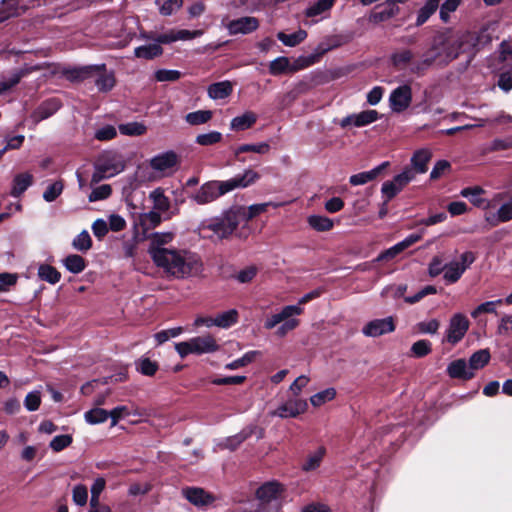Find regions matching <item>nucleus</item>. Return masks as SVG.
Wrapping results in <instances>:
<instances>
[{"instance_id":"nucleus-1","label":"nucleus","mask_w":512,"mask_h":512,"mask_svg":"<svg viewBox=\"0 0 512 512\" xmlns=\"http://www.w3.org/2000/svg\"><path fill=\"white\" fill-rule=\"evenodd\" d=\"M152 260L157 267L175 278L196 276L202 272L203 267L198 255L176 248L157 250Z\"/></svg>"},{"instance_id":"nucleus-2","label":"nucleus","mask_w":512,"mask_h":512,"mask_svg":"<svg viewBox=\"0 0 512 512\" xmlns=\"http://www.w3.org/2000/svg\"><path fill=\"white\" fill-rule=\"evenodd\" d=\"M260 179V174L250 168L227 180H211L203 183L190 199L198 205H206L235 190L244 189Z\"/></svg>"},{"instance_id":"nucleus-3","label":"nucleus","mask_w":512,"mask_h":512,"mask_svg":"<svg viewBox=\"0 0 512 512\" xmlns=\"http://www.w3.org/2000/svg\"><path fill=\"white\" fill-rule=\"evenodd\" d=\"M323 293L321 288L314 289L304 294L297 302V304L284 306L280 312L267 317L264 322V328L271 330L279 325L276 329L275 334L278 337H285L289 332L296 329L300 320L295 318L303 313V305L311 300L319 298Z\"/></svg>"},{"instance_id":"nucleus-4","label":"nucleus","mask_w":512,"mask_h":512,"mask_svg":"<svg viewBox=\"0 0 512 512\" xmlns=\"http://www.w3.org/2000/svg\"><path fill=\"white\" fill-rule=\"evenodd\" d=\"M240 222V209H230L225 211L220 216L207 219L200 225L202 232L210 231L211 236H216L223 239L231 235Z\"/></svg>"},{"instance_id":"nucleus-5","label":"nucleus","mask_w":512,"mask_h":512,"mask_svg":"<svg viewBox=\"0 0 512 512\" xmlns=\"http://www.w3.org/2000/svg\"><path fill=\"white\" fill-rule=\"evenodd\" d=\"M439 39L434 38L427 51H425L420 60L410 64V73L423 76L436 61L441 64L442 52L440 51Z\"/></svg>"},{"instance_id":"nucleus-6","label":"nucleus","mask_w":512,"mask_h":512,"mask_svg":"<svg viewBox=\"0 0 512 512\" xmlns=\"http://www.w3.org/2000/svg\"><path fill=\"white\" fill-rule=\"evenodd\" d=\"M415 178V173L410 168H404L403 171L390 181L382 184L381 193L387 201L393 199L403 188Z\"/></svg>"},{"instance_id":"nucleus-7","label":"nucleus","mask_w":512,"mask_h":512,"mask_svg":"<svg viewBox=\"0 0 512 512\" xmlns=\"http://www.w3.org/2000/svg\"><path fill=\"white\" fill-rule=\"evenodd\" d=\"M469 324V320L464 314H454L449 321L444 341L451 345H456L459 343L467 333Z\"/></svg>"},{"instance_id":"nucleus-8","label":"nucleus","mask_w":512,"mask_h":512,"mask_svg":"<svg viewBox=\"0 0 512 512\" xmlns=\"http://www.w3.org/2000/svg\"><path fill=\"white\" fill-rule=\"evenodd\" d=\"M412 102V88L408 84L396 87L389 96L390 109L395 113H402L409 108Z\"/></svg>"},{"instance_id":"nucleus-9","label":"nucleus","mask_w":512,"mask_h":512,"mask_svg":"<svg viewBox=\"0 0 512 512\" xmlns=\"http://www.w3.org/2000/svg\"><path fill=\"white\" fill-rule=\"evenodd\" d=\"M440 42V51L442 52L441 65H447L454 59H456L463 51L464 41L462 37L457 38H446L443 36H437Z\"/></svg>"},{"instance_id":"nucleus-10","label":"nucleus","mask_w":512,"mask_h":512,"mask_svg":"<svg viewBox=\"0 0 512 512\" xmlns=\"http://www.w3.org/2000/svg\"><path fill=\"white\" fill-rule=\"evenodd\" d=\"M181 494L189 503L199 509L211 506L216 499L213 494L201 487H184L181 490Z\"/></svg>"},{"instance_id":"nucleus-11","label":"nucleus","mask_w":512,"mask_h":512,"mask_svg":"<svg viewBox=\"0 0 512 512\" xmlns=\"http://www.w3.org/2000/svg\"><path fill=\"white\" fill-rule=\"evenodd\" d=\"M307 407L308 405L306 400L293 398L278 406L270 414L271 416H276L283 419L295 418L298 415L304 413Z\"/></svg>"},{"instance_id":"nucleus-12","label":"nucleus","mask_w":512,"mask_h":512,"mask_svg":"<svg viewBox=\"0 0 512 512\" xmlns=\"http://www.w3.org/2000/svg\"><path fill=\"white\" fill-rule=\"evenodd\" d=\"M379 119V113L376 110H364L360 113L349 114L339 122L341 128L350 126L361 128L365 127Z\"/></svg>"},{"instance_id":"nucleus-13","label":"nucleus","mask_w":512,"mask_h":512,"mask_svg":"<svg viewBox=\"0 0 512 512\" xmlns=\"http://www.w3.org/2000/svg\"><path fill=\"white\" fill-rule=\"evenodd\" d=\"M259 27V20L253 16H243L229 21L226 25L228 34L233 35H246L256 31Z\"/></svg>"},{"instance_id":"nucleus-14","label":"nucleus","mask_w":512,"mask_h":512,"mask_svg":"<svg viewBox=\"0 0 512 512\" xmlns=\"http://www.w3.org/2000/svg\"><path fill=\"white\" fill-rule=\"evenodd\" d=\"M395 330L393 317L389 316L382 319L369 321L363 328L362 333L366 337H379Z\"/></svg>"},{"instance_id":"nucleus-15","label":"nucleus","mask_w":512,"mask_h":512,"mask_svg":"<svg viewBox=\"0 0 512 512\" xmlns=\"http://www.w3.org/2000/svg\"><path fill=\"white\" fill-rule=\"evenodd\" d=\"M41 68V65L38 64H25L23 67L13 70L7 78H3L0 81V95L15 87L22 78L28 76L34 71L40 70Z\"/></svg>"},{"instance_id":"nucleus-16","label":"nucleus","mask_w":512,"mask_h":512,"mask_svg":"<svg viewBox=\"0 0 512 512\" xmlns=\"http://www.w3.org/2000/svg\"><path fill=\"white\" fill-rule=\"evenodd\" d=\"M124 169V165L122 163H115L110 160L98 162L95 165L94 172L92 174L91 181L92 183H98L104 179L113 177Z\"/></svg>"},{"instance_id":"nucleus-17","label":"nucleus","mask_w":512,"mask_h":512,"mask_svg":"<svg viewBox=\"0 0 512 512\" xmlns=\"http://www.w3.org/2000/svg\"><path fill=\"white\" fill-rule=\"evenodd\" d=\"M62 106L60 99L49 98L38 105L31 113L30 118L35 124L53 116Z\"/></svg>"},{"instance_id":"nucleus-18","label":"nucleus","mask_w":512,"mask_h":512,"mask_svg":"<svg viewBox=\"0 0 512 512\" xmlns=\"http://www.w3.org/2000/svg\"><path fill=\"white\" fill-rule=\"evenodd\" d=\"M238 320V312L235 309H230L218 314L215 318L209 319H197L196 325L205 324L207 327L212 325L221 327V328H229L234 325Z\"/></svg>"},{"instance_id":"nucleus-19","label":"nucleus","mask_w":512,"mask_h":512,"mask_svg":"<svg viewBox=\"0 0 512 512\" xmlns=\"http://www.w3.org/2000/svg\"><path fill=\"white\" fill-rule=\"evenodd\" d=\"M256 429V426H247L242 429L239 433L229 436L223 439H220L216 447L219 449H228L230 451H234L239 447L241 443H243L246 439H248Z\"/></svg>"},{"instance_id":"nucleus-20","label":"nucleus","mask_w":512,"mask_h":512,"mask_svg":"<svg viewBox=\"0 0 512 512\" xmlns=\"http://www.w3.org/2000/svg\"><path fill=\"white\" fill-rule=\"evenodd\" d=\"M284 491L283 486L276 482H266L261 485L257 491V498L263 503H270L274 500H278Z\"/></svg>"},{"instance_id":"nucleus-21","label":"nucleus","mask_w":512,"mask_h":512,"mask_svg":"<svg viewBox=\"0 0 512 512\" xmlns=\"http://www.w3.org/2000/svg\"><path fill=\"white\" fill-rule=\"evenodd\" d=\"M201 30H170L166 33L157 34V42L164 43V44H171L173 42H176L178 40H191L194 38H197L202 35Z\"/></svg>"},{"instance_id":"nucleus-22","label":"nucleus","mask_w":512,"mask_h":512,"mask_svg":"<svg viewBox=\"0 0 512 512\" xmlns=\"http://www.w3.org/2000/svg\"><path fill=\"white\" fill-rule=\"evenodd\" d=\"M178 163L177 154L170 150L155 155L150 160V167L155 171H166L167 169L173 168Z\"/></svg>"},{"instance_id":"nucleus-23","label":"nucleus","mask_w":512,"mask_h":512,"mask_svg":"<svg viewBox=\"0 0 512 512\" xmlns=\"http://www.w3.org/2000/svg\"><path fill=\"white\" fill-rule=\"evenodd\" d=\"M447 374L453 379L470 380L474 377L469 364L465 359H457L447 366Z\"/></svg>"},{"instance_id":"nucleus-24","label":"nucleus","mask_w":512,"mask_h":512,"mask_svg":"<svg viewBox=\"0 0 512 512\" xmlns=\"http://www.w3.org/2000/svg\"><path fill=\"white\" fill-rule=\"evenodd\" d=\"M193 354H206L213 353L219 349V345L216 343L215 339L210 336H198L190 339Z\"/></svg>"},{"instance_id":"nucleus-25","label":"nucleus","mask_w":512,"mask_h":512,"mask_svg":"<svg viewBox=\"0 0 512 512\" xmlns=\"http://www.w3.org/2000/svg\"><path fill=\"white\" fill-rule=\"evenodd\" d=\"M388 166H389V162L385 161L369 171H364V172H360V173L351 175L349 178V183L352 186L364 185V184L376 179L377 176Z\"/></svg>"},{"instance_id":"nucleus-26","label":"nucleus","mask_w":512,"mask_h":512,"mask_svg":"<svg viewBox=\"0 0 512 512\" xmlns=\"http://www.w3.org/2000/svg\"><path fill=\"white\" fill-rule=\"evenodd\" d=\"M174 239V234L172 232H155L150 236V244L148 248V253L153 258V255L157 250H169L170 248L165 247V245L172 242Z\"/></svg>"},{"instance_id":"nucleus-27","label":"nucleus","mask_w":512,"mask_h":512,"mask_svg":"<svg viewBox=\"0 0 512 512\" xmlns=\"http://www.w3.org/2000/svg\"><path fill=\"white\" fill-rule=\"evenodd\" d=\"M106 71V64H91V65H84V66H77L73 67L69 70L70 77L73 80H85L92 75H94L97 72H103Z\"/></svg>"},{"instance_id":"nucleus-28","label":"nucleus","mask_w":512,"mask_h":512,"mask_svg":"<svg viewBox=\"0 0 512 512\" xmlns=\"http://www.w3.org/2000/svg\"><path fill=\"white\" fill-rule=\"evenodd\" d=\"M431 152L429 149H419L414 152L411 157V167L412 171L416 174H423L427 171V164L431 159Z\"/></svg>"},{"instance_id":"nucleus-29","label":"nucleus","mask_w":512,"mask_h":512,"mask_svg":"<svg viewBox=\"0 0 512 512\" xmlns=\"http://www.w3.org/2000/svg\"><path fill=\"white\" fill-rule=\"evenodd\" d=\"M157 36L154 39V43L138 46L134 49V56L145 60H152L163 54V43L157 42Z\"/></svg>"},{"instance_id":"nucleus-30","label":"nucleus","mask_w":512,"mask_h":512,"mask_svg":"<svg viewBox=\"0 0 512 512\" xmlns=\"http://www.w3.org/2000/svg\"><path fill=\"white\" fill-rule=\"evenodd\" d=\"M233 86L230 81L212 83L207 88L208 96L213 100H222L231 95Z\"/></svg>"},{"instance_id":"nucleus-31","label":"nucleus","mask_w":512,"mask_h":512,"mask_svg":"<svg viewBox=\"0 0 512 512\" xmlns=\"http://www.w3.org/2000/svg\"><path fill=\"white\" fill-rule=\"evenodd\" d=\"M399 11L400 8L398 5L390 4L385 1L380 10L373 11L370 14L369 21L375 24L387 21L396 16Z\"/></svg>"},{"instance_id":"nucleus-32","label":"nucleus","mask_w":512,"mask_h":512,"mask_svg":"<svg viewBox=\"0 0 512 512\" xmlns=\"http://www.w3.org/2000/svg\"><path fill=\"white\" fill-rule=\"evenodd\" d=\"M33 183V176L30 173H20L15 175L12 182L10 194L13 197L22 195Z\"/></svg>"},{"instance_id":"nucleus-33","label":"nucleus","mask_w":512,"mask_h":512,"mask_svg":"<svg viewBox=\"0 0 512 512\" xmlns=\"http://www.w3.org/2000/svg\"><path fill=\"white\" fill-rule=\"evenodd\" d=\"M257 121V116L251 111H247L231 120L230 129L234 131H244L252 127Z\"/></svg>"},{"instance_id":"nucleus-34","label":"nucleus","mask_w":512,"mask_h":512,"mask_svg":"<svg viewBox=\"0 0 512 512\" xmlns=\"http://www.w3.org/2000/svg\"><path fill=\"white\" fill-rule=\"evenodd\" d=\"M326 454V448L323 446L318 447L315 451L309 453L307 459L301 465L304 472L314 471L321 465L323 458Z\"/></svg>"},{"instance_id":"nucleus-35","label":"nucleus","mask_w":512,"mask_h":512,"mask_svg":"<svg viewBox=\"0 0 512 512\" xmlns=\"http://www.w3.org/2000/svg\"><path fill=\"white\" fill-rule=\"evenodd\" d=\"M439 4L440 0H426L424 5L417 12L415 26L420 27L425 24L437 11Z\"/></svg>"},{"instance_id":"nucleus-36","label":"nucleus","mask_w":512,"mask_h":512,"mask_svg":"<svg viewBox=\"0 0 512 512\" xmlns=\"http://www.w3.org/2000/svg\"><path fill=\"white\" fill-rule=\"evenodd\" d=\"M63 266L73 274H79L86 268L85 259L78 254H70L62 260Z\"/></svg>"},{"instance_id":"nucleus-37","label":"nucleus","mask_w":512,"mask_h":512,"mask_svg":"<svg viewBox=\"0 0 512 512\" xmlns=\"http://www.w3.org/2000/svg\"><path fill=\"white\" fill-rule=\"evenodd\" d=\"M307 37V32L303 29H299L296 32L291 34H286L284 32H279L277 34V39L285 46L295 47L301 42H303Z\"/></svg>"},{"instance_id":"nucleus-38","label":"nucleus","mask_w":512,"mask_h":512,"mask_svg":"<svg viewBox=\"0 0 512 512\" xmlns=\"http://www.w3.org/2000/svg\"><path fill=\"white\" fill-rule=\"evenodd\" d=\"M464 272L465 267H460L458 261H453L444 266L443 278L447 283L453 284L461 278Z\"/></svg>"},{"instance_id":"nucleus-39","label":"nucleus","mask_w":512,"mask_h":512,"mask_svg":"<svg viewBox=\"0 0 512 512\" xmlns=\"http://www.w3.org/2000/svg\"><path fill=\"white\" fill-rule=\"evenodd\" d=\"M38 277L41 280L54 285L60 281L61 273L49 264H41L38 267Z\"/></svg>"},{"instance_id":"nucleus-40","label":"nucleus","mask_w":512,"mask_h":512,"mask_svg":"<svg viewBox=\"0 0 512 512\" xmlns=\"http://www.w3.org/2000/svg\"><path fill=\"white\" fill-rule=\"evenodd\" d=\"M150 199L153 201L154 209L159 212H167L170 209V200L165 196L161 188H156L150 192Z\"/></svg>"},{"instance_id":"nucleus-41","label":"nucleus","mask_w":512,"mask_h":512,"mask_svg":"<svg viewBox=\"0 0 512 512\" xmlns=\"http://www.w3.org/2000/svg\"><path fill=\"white\" fill-rule=\"evenodd\" d=\"M490 352L488 349H481L476 352H474L470 358H469V366L471 371H475L478 369L483 368L485 365L488 364L490 360Z\"/></svg>"},{"instance_id":"nucleus-42","label":"nucleus","mask_w":512,"mask_h":512,"mask_svg":"<svg viewBox=\"0 0 512 512\" xmlns=\"http://www.w3.org/2000/svg\"><path fill=\"white\" fill-rule=\"evenodd\" d=\"M484 189L480 186L466 187L461 190V196L467 198L474 206L482 207L485 203V199L481 197L484 194Z\"/></svg>"},{"instance_id":"nucleus-43","label":"nucleus","mask_w":512,"mask_h":512,"mask_svg":"<svg viewBox=\"0 0 512 512\" xmlns=\"http://www.w3.org/2000/svg\"><path fill=\"white\" fill-rule=\"evenodd\" d=\"M108 418V411L100 407L92 408L84 413V419L90 425L104 423Z\"/></svg>"},{"instance_id":"nucleus-44","label":"nucleus","mask_w":512,"mask_h":512,"mask_svg":"<svg viewBox=\"0 0 512 512\" xmlns=\"http://www.w3.org/2000/svg\"><path fill=\"white\" fill-rule=\"evenodd\" d=\"M119 132L125 136H141L146 133L147 127L137 121L122 123L118 126Z\"/></svg>"},{"instance_id":"nucleus-45","label":"nucleus","mask_w":512,"mask_h":512,"mask_svg":"<svg viewBox=\"0 0 512 512\" xmlns=\"http://www.w3.org/2000/svg\"><path fill=\"white\" fill-rule=\"evenodd\" d=\"M269 206L278 207L279 204L272 203V202H266V203H259V204H252L248 207L247 210L240 209V218L243 217L245 220H250L257 215L266 212L267 208Z\"/></svg>"},{"instance_id":"nucleus-46","label":"nucleus","mask_w":512,"mask_h":512,"mask_svg":"<svg viewBox=\"0 0 512 512\" xmlns=\"http://www.w3.org/2000/svg\"><path fill=\"white\" fill-rule=\"evenodd\" d=\"M270 150V145L267 142H260L255 144H242L234 150V156L238 157L242 153L253 152L257 154H266Z\"/></svg>"},{"instance_id":"nucleus-47","label":"nucleus","mask_w":512,"mask_h":512,"mask_svg":"<svg viewBox=\"0 0 512 512\" xmlns=\"http://www.w3.org/2000/svg\"><path fill=\"white\" fill-rule=\"evenodd\" d=\"M413 53L409 49H402L391 54L390 60L394 67L401 69L411 62Z\"/></svg>"},{"instance_id":"nucleus-48","label":"nucleus","mask_w":512,"mask_h":512,"mask_svg":"<svg viewBox=\"0 0 512 512\" xmlns=\"http://www.w3.org/2000/svg\"><path fill=\"white\" fill-rule=\"evenodd\" d=\"M308 223L314 230L319 232L329 231L333 227V221L330 218L320 215H311L308 218Z\"/></svg>"},{"instance_id":"nucleus-49","label":"nucleus","mask_w":512,"mask_h":512,"mask_svg":"<svg viewBox=\"0 0 512 512\" xmlns=\"http://www.w3.org/2000/svg\"><path fill=\"white\" fill-rule=\"evenodd\" d=\"M97 79L95 80V86L101 92H108L115 86V77L113 72L106 73L105 71L99 72Z\"/></svg>"},{"instance_id":"nucleus-50","label":"nucleus","mask_w":512,"mask_h":512,"mask_svg":"<svg viewBox=\"0 0 512 512\" xmlns=\"http://www.w3.org/2000/svg\"><path fill=\"white\" fill-rule=\"evenodd\" d=\"M155 3L161 15L170 16L182 7L183 0H155Z\"/></svg>"},{"instance_id":"nucleus-51","label":"nucleus","mask_w":512,"mask_h":512,"mask_svg":"<svg viewBox=\"0 0 512 512\" xmlns=\"http://www.w3.org/2000/svg\"><path fill=\"white\" fill-rule=\"evenodd\" d=\"M212 118V112L209 110H198L186 114L185 120L192 126L207 123Z\"/></svg>"},{"instance_id":"nucleus-52","label":"nucleus","mask_w":512,"mask_h":512,"mask_svg":"<svg viewBox=\"0 0 512 512\" xmlns=\"http://www.w3.org/2000/svg\"><path fill=\"white\" fill-rule=\"evenodd\" d=\"M335 0H318L306 9L307 17H315L328 11L333 6Z\"/></svg>"},{"instance_id":"nucleus-53","label":"nucleus","mask_w":512,"mask_h":512,"mask_svg":"<svg viewBox=\"0 0 512 512\" xmlns=\"http://www.w3.org/2000/svg\"><path fill=\"white\" fill-rule=\"evenodd\" d=\"M64 184L61 180L50 183L43 192V199L46 202L55 201L63 192Z\"/></svg>"},{"instance_id":"nucleus-54","label":"nucleus","mask_w":512,"mask_h":512,"mask_svg":"<svg viewBox=\"0 0 512 512\" xmlns=\"http://www.w3.org/2000/svg\"><path fill=\"white\" fill-rule=\"evenodd\" d=\"M72 246L74 249L80 252L88 251L92 246V240L89 233L86 230H83L79 233L72 242Z\"/></svg>"},{"instance_id":"nucleus-55","label":"nucleus","mask_w":512,"mask_h":512,"mask_svg":"<svg viewBox=\"0 0 512 512\" xmlns=\"http://www.w3.org/2000/svg\"><path fill=\"white\" fill-rule=\"evenodd\" d=\"M461 0H445L442 5H439V17L444 22L447 23L450 19V14L455 12L459 7Z\"/></svg>"},{"instance_id":"nucleus-56","label":"nucleus","mask_w":512,"mask_h":512,"mask_svg":"<svg viewBox=\"0 0 512 512\" xmlns=\"http://www.w3.org/2000/svg\"><path fill=\"white\" fill-rule=\"evenodd\" d=\"M135 364L137 371L145 376H153L158 370V364L149 358H140Z\"/></svg>"},{"instance_id":"nucleus-57","label":"nucleus","mask_w":512,"mask_h":512,"mask_svg":"<svg viewBox=\"0 0 512 512\" xmlns=\"http://www.w3.org/2000/svg\"><path fill=\"white\" fill-rule=\"evenodd\" d=\"M222 140V134L218 131H210L197 135L195 142L201 146L214 145Z\"/></svg>"},{"instance_id":"nucleus-58","label":"nucleus","mask_w":512,"mask_h":512,"mask_svg":"<svg viewBox=\"0 0 512 512\" xmlns=\"http://www.w3.org/2000/svg\"><path fill=\"white\" fill-rule=\"evenodd\" d=\"M503 303V299H497L494 301H487L478 305L472 312L471 316L473 318H477L480 314L483 313H496L497 305Z\"/></svg>"},{"instance_id":"nucleus-59","label":"nucleus","mask_w":512,"mask_h":512,"mask_svg":"<svg viewBox=\"0 0 512 512\" xmlns=\"http://www.w3.org/2000/svg\"><path fill=\"white\" fill-rule=\"evenodd\" d=\"M335 396H336L335 389L327 388V389L320 391V392L314 394L313 396H311L310 402L313 406L317 407V406H321L326 401H330V400L334 399Z\"/></svg>"},{"instance_id":"nucleus-60","label":"nucleus","mask_w":512,"mask_h":512,"mask_svg":"<svg viewBox=\"0 0 512 512\" xmlns=\"http://www.w3.org/2000/svg\"><path fill=\"white\" fill-rule=\"evenodd\" d=\"M257 354H258L257 351H248L242 357H240L232 362L227 363L225 365V369L236 370L240 367L246 366L247 364L251 363L255 359Z\"/></svg>"},{"instance_id":"nucleus-61","label":"nucleus","mask_w":512,"mask_h":512,"mask_svg":"<svg viewBox=\"0 0 512 512\" xmlns=\"http://www.w3.org/2000/svg\"><path fill=\"white\" fill-rule=\"evenodd\" d=\"M432 350V344L429 340L421 339L413 343L411 352L415 357H424Z\"/></svg>"},{"instance_id":"nucleus-62","label":"nucleus","mask_w":512,"mask_h":512,"mask_svg":"<svg viewBox=\"0 0 512 512\" xmlns=\"http://www.w3.org/2000/svg\"><path fill=\"white\" fill-rule=\"evenodd\" d=\"M112 193V188L109 184H103L94 188L88 196L90 202H96L107 199Z\"/></svg>"},{"instance_id":"nucleus-63","label":"nucleus","mask_w":512,"mask_h":512,"mask_svg":"<svg viewBox=\"0 0 512 512\" xmlns=\"http://www.w3.org/2000/svg\"><path fill=\"white\" fill-rule=\"evenodd\" d=\"M180 77V71L174 69H159L155 72V79L158 82H174Z\"/></svg>"},{"instance_id":"nucleus-64","label":"nucleus","mask_w":512,"mask_h":512,"mask_svg":"<svg viewBox=\"0 0 512 512\" xmlns=\"http://www.w3.org/2000/svg\"><path fill=\"white\" fill-rule=\"evenodd\" d=\"M73 502L78 506H84L88 500V490L83 484H77L72 491Z\"/></svg>"}]
</instances>
